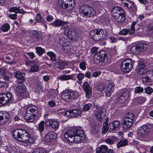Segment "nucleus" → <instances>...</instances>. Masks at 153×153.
<instances>
[{"label":"nucleus","mask_w":153,"mask_h":153,"mask_svg":"<svg viewBox=\"0 0 153 153\" xmlns=\"http://www.w3.org/2000/svg\"><path fill=\"white\" fill-rule=\"evenodd\" d=\"M64 136L68 141L74 142L75 143L82 142L85 137L83 131L76 129L75 128L70 129L66 131Z\"/></svg>","instance_id":"1"},{"label":"nucleus","mask_w":153,"mask_h":153,"mask_svg":"<svg viewBox=\"0 0 153 153\" xmlns=\"http://www.w3.org/2000/svg\"><path fill=\"white\" fill-rule=\"evenodd\" d=\"M13 135L15 139L25 143H31L34 141L33 139L30 137L29 133L24 129H19L15 130Z\"/></svg>","instance_id":"2"},{"label":"nucleus","mask_w":153,"mask_h":153,"mask_svg":"<svg viewBox=\"0 0 153 153\" xmlns=\"http://www.w3.org/2000/svg\"><path fill=\"white\" fill-rule=\"evenodd\" d=\"M38 114V110L36 106H29L26 109L24 118L27 122H33L35 120V118Z\"/></svg>","instance_id":"3"},{"label":"nucleus","mask_w":153,"mask_h":153,"mask_svg":"<svg viewBox=\"0 0 153 153\" xmlns=\"http://www.w3.org/2000/svg\"><path fill=\"white\" fill-rule=\"evenodd\" d=\"M79 10L81 14L83 16L89 18L94 17L96 15L95 10L87 4H85L81 6Z\"/></svg>","instance_id":"4"},{"label":"nucleus","mask_w":153,"mask_h":153,"mask_svg":"<svg viewBox=\"0 0 153 153\" xmlns=\"http://www.w3.org/2000/svg\"><path fill=\"white\" fill-rule=\"evenodd\" d=\"M134 115L132 113H128L123 118L122 127L126 129L130 128L133 124Z\"/></svg>","instance_id":"5"},{"label":"nucleus","mask_w":153,"mask_h":153,"mask_svg":"<svg viewBox=\"0 0 153 153\" xmlns=\"http://www.w3.org/2000/svg\"><path fill=\"white\" fill-rule=\"evenodd\" d=\"M134 62L129 58L124 60L121 62L120 68L121 71L125 73L129 72L133 68Z\"/></svg>","instance_id":"6"},{"label":"nucleus","mask_w":153,"mask_h":153,"mask_svg":"<svg viewBox=\"0 0 153 153\" xmlns=\"http://www.w3.org/2000/svg\"><path fill=\"white\" fill-rule=\"evenodd\" d=\"M107 58L105 52L104 51H101L97 52L94 56V60L96 64L101 63L102 65H104L105 62V59Z\"/></svg>","instance_id":"7"},{"label":"nucleus","mask_w":153,"mask_h":153,"mask_svg":"<svg viewBox=\"0 0 153 153\" xmlns=\"http://www.w3.org/2000/svg\"><path fill=\"white\" fill-rule=\"evenodd\" d=\"M13 98V95L10 93L2 94H0V107L11 102Z\"/></svg>","instance_id":"8"},{"label":"nucleus","mask_w":153,"mask_h":153,"mask_svg":"<svg viewBox=\"0 0 153 153\" xmlns=\"http://www.w3.org/2000/svg\"><path fill=\"white\" fill-rule=\"evenodd\" d=\"M148 45H147L140 43L131 47L130 50L132 53L137 54H139L141 51H146Z\"/></svg>","instance_id":"9"},{"label":"nucleus","mask_w":153,"mask_h":153,"mask_svg":"<svg viewBox=\"0 0 153 153\" xmlns=\"http://www.w3.org/2000/svg\"><path fill=\"white\" fill-rule=\"evenodd\" d=\"M90 35L91 38L96 41L104 38L105 37L104 32L102 30H93L90 32Z\"/></svg>","instance_id":"10"},{"label":"nucleus","mask_w":153,"mask_h":153,"mask_svg":"<svg viewBox=\"0 0 153 153\" xmlns=\"http://www.w3.org/2000/svg\"><path fill=\"white\" fill-rule=\"evenodd\" d=\"M15 90L18 96L22 97H25L27 89L25 85L22 83L18 84Z\"/></svg>","instance_id":"11"},{"label":"nucleus","mask_w":153,"mask_h":153,"mask_svg":"<svg viewBox=\"0 0 153 153\" xmlns=\"http://www.w3.org/2000/svg\"><path fill=\"white\" fill-rule=\"evenodd\" d=\"M136 71L137 74L140 75L146 74L147 76L146 68L145 64L143 62H140L136 68Z\"/></svg>","instance_id":"12"},{"label":"nucleus","mask_w":153,"mask_h":153,"mask_svg":"<svg viewBox=\"0 0 153 153\" xmlns=\"http://www.w3.org/2000/svg\"><path fill=\"white\" fill-rule=\"evenodd\" d=\"M82 88L86 93V97L89 99L91 97L92 95V87L87 82H84L82 85Z\"/></svg>","instance_id":"13"},{"label":"nucleus","mask_w":153,"mask_h":153,"mask_svg":"<svg viewBox=\"0 0 153 153\" xmlns=\"http://www.w3.org/2000/svg\"><path fill=\"white\" fill-rule=\"evenodd\" d=\"M64 33L68 37L69 39L71 40L76 38L77 36L76 31L72 28L65 29Z\"/></svg>","instance_id":"14"},{"label":"nucleus","mask_w":153,"mask_h":153,"mask_svg":"<svg viewBox=\"0 0 153 153\" xmlns=\"http://www.w3.org/2000/svg\"><path fill=\"white\" fill-rule=\"evenodd\" d=\"M129 94L127 90H125L123 91L118 97L117 101L119 103H124L128 98Z\"/></svg>","instance_id":"15"},{"label":"nucleus","mask_w":153,"mask_h":153,"mask_svg":"<svg viewBox=\"0 0 153 153\" xmlns=\"http://www.w3.org/2000/svg\"><path fill=\"white\" fill-rule=\"evenodd\" d=\"M122 5L128 8L130 11H134L136 10L134 2L128 0H124L122 2Z\"/></svg>","instance_id":"16"},{"label":"nucleus","mask_w":153,"mask_h":153,"mask_svg":"<svg viewBox=\"0 0 153 153\" xmlns=\"http://www.w3.org/2000/svg\"><path fill=\"white\" fill-rule=\"evenodd\" d=\"M45 125L47 126L51 127L55 131L59 128V122L53 119L48 120L45 122Z\"/></svg>","instance_id":"17"},{"label":"nucleus","mask_w":153,"mask_h":153,"mask_svg":"<svg viewBox=\"0 0 153 153\" xmlns=\"http://www.w3.org/2000/svg\"><path fill=\"white\" fill-rule=\"evenodd\" d=\"M104 110V109L103 108H98L95 111L94 114V116L96 117V120L100 122H102L103 120L104 117L103 114Z\"/></svg>","instance_id":"18"},{"label":"nucleus","mask_w":153,"mask_h":153,"mask_svg":"<svg viewBox=\"0 0 153 153\" xmlns=\"http://www.w3.org/2000/svg\"><path fill=\"white\" fill-rule=\"evenodd\" d=\"M10 117L9 114L6 112H0V125L4 124L8 121Z\"/></svg>","instance_id":"19"},{"label":"nucleus","mask_w":153,"mask_h":153,"mask_svg":"<svg viewBox=\"0 0 153 153\" xmlns=\"http://www.w3.org/2000/svg\"><path fill=\"white\" fill-rule=\"evenodd\" d=\"M123 12V10L120 7H116L112 9L111 13L112 17L114 19L117 16L119 15L122 12Z\"/></svg>","instance_id":"20"},{"label":"nucleus","mask_w":153,"mask_h":153,"mask_svg":"<svg viewBox=\"0 0 153 153\" xmlns=\"http://www.w3.org/2000/svg\"><path fill=\"white\" fill-rule=\"evenodd\" d=\"M56 137V134L53 132H50L47 134L44 138L46 142H50Z\"/></svg>","instance_id":"21"},{"label":"nucleus","mask_w":153,"mask_h":153,"mask_svg":"<svg viewBox=\"0 0 153 153\" xmlns=\"http://www.w3.org/2000/svg\"><path fill=\"white\" fill-rule=\"evenodd\" d=\"M149 130V128L146 126L143 125L138 130V134L141 137H143L146 134Z\"/></svg>","instance_id":"22"},{"label":"nucleus","mask_w":153,"mask_h":153,"mask_svg":"<svg viewBox=\"0 0 153 153\" xmlns=\"http://www.w3.org/2000/svg\"><path fill=\"white\" fill-rule=\"evenodd\" d=\"M114 85L113 83H109L105 91V95L106 97H109L113 92L114 89Z\"/></svg>","instance_id":"23"},{"label":"nucleus","mask_w":153,"mask_h":153,"mask_svg":"<svg viewBox=\"0 0 153 153\" xmlns=\"http://www.w3.org/2000/svg\"><path fill=\"white\" fill-rule=\"evenodd\" d=\"M143 81L146 82H153V70H150L147 72V76L142 78Z\"/></svg>","instance_id":"24"},{"label":"nucleus","mask_w":153,"mask_h":153,"mask_svg":"<svg viewBox=\"0 0 153 153\" xmlns=\"http://www.w3.org/2000/svg\"><path fill=\"white\" fill-rule=\"evenodd\" d=\"M25 74L17 71L14 73V75L16 78L21 80L20 82L22 83L24 82L25 80Z\"/></svg>","instance_id":"25"},{"label":"nucleus","mask_w":153,"mask_h":153,"mask_svg":"<svg viewBox=\"0 0 153 153\" xmlns=\"http://www.w3.org/2000/svg\"><path fill=\"white\" fill-rule=\"evenodd\" d=\"M108 147L105 145H101L98 148L96 151V153H105L108 151Z\"/></svg>","instance_id":"26"},{"label":"nucleus","mask_w":153,"mask_h":153,"mask_svg":"<svg viewBox=\"0 0 153 153\" xmlns=\"http://www.w3.org/2000/svg\"><path fill=\"white\" fill-rule=\"evenodd\" d=\"M120 124V123L118 121H116L110 123L109 125H108L109 131L114 130L116 128L119 127Z\"/></svg>","instance_id":"27"},{"label":"nucleus","mask_w":153,"mask_h":153,"mask_svg":"<svg viewBox=\"0 0 153 153\" xmlns=\"http://www.w3.org/2000/svg\"><path fill=\"white\" fill-rule=\"evenodd\" d=\"M116 22H123L125 20L126 16L122 12L114 19Z\"/></svg>","instance_id":"28"},{"label":"nucleus","mask_w":153,"mask_h":153,"mask_svg":"<svg viewBox=\"0 0 153 153\" xmlns=\"http://www.w3.org/2000/svg\"><path fill=\"white\" fill-rule=\"evenodd\" d=\"M64 23L63 21L59 19H56L51 24V25L55 27H59Z\"/></svg>","instance_id":"29"},{"label":"nucleus","mask_w":153,"mask_h":153,"mask_svg":"<svg viewBox=\"0 0 153 153\" xmlns=\"http://www.w3.org/2000/svg\"><path fill=\"white\" fill-rule=\"evenodd\" d=\"M128 140L126 139H122L120 140L117 144V147L119 148L128 145Z\"/></svg>","instance_id":"30"},{"label":"nucleus","mask_w":153,"mask_h":153,"mask_svg":"<svg viewBox=\"0 0 153 153\" xmlns=\"http://www.w3.org/2000/svg\"><path fill=\"white\" fill-rule=\"evenodd\" d=\"M81 116V111L78 109L72 110L71 117H74Z\"/></svg>","instance_id":"31"},{"label":"nucleus","mask_w":153,"mask_h":153,"mask_svg":"<svg viewBox=\"0 0 153 153\" xmlns=\"http://www.w3.org/2000/svg\"><path fill=\"white\" fill-rule=\"evenodd\" d=\"M66 4V8L68 10H71L74 7L75 3L74 0H68Z\"/></svg>","instance_id":"32"},{"label":"nucleus","mask_w":153,"mask_h":153,"mask_svg":"<svg viewBox=\"0 0 153 153\" xmlns=\"http://www.w3.org/2000/svg\"><path fill=\"white\" fill-rule=\"evenodd\" d=\"M117 140V137L115 136H113L110 138H107L105 140V142L107 143L112 145L114 143V141Z\"/></svg>","instance_id":"33"},{"label":"nucleus","mask_w":153,"mask_h":153,"mask_svg":"<svg viewBox=\"0 0 153 153\" xmlns=\"http://www.w3.org/2000/svg\"><path fill=\"white\" fill-rule=\"evenodd\" d=\"M36 52L40 56L42 55L45 52V51L44 49L42 48L41 47H36L35 48Z\"/></svg>","instance_id":"34"},{"label":"nucleus","mask_w":153,"mask_h":153,"mask_svg":"<svg viewBox=\"0 0 153 153\" xmlns=\"http://www.w3.org/2000/svg\"><path fill=\"white\" fill-rule=\"evenodd\" d=\"M68 0H59V4L60 7L63 9H66V4Z\"/></svg>","instance_id":"35"},{"label":"nucleus","mask_w":153,"mask_h":153,"mask_svg":"<svg viewBox=\"0 0 153 153\" xmlns=\"http://www.w3.org/2000/svg\"><path fill=\"white\" fill-rule=\"evenodd\" d=\"M47 54L49 56L52 62H54L56 60V55L52 51H49L47 53Z\"/></svg>","instance_id":"36"},{"label":"nucleus","mask_w":153,"mask_h":153,"mask_svg":"<svg viewBox=\"0 0 153 153\" xmlns=\"http://www.w3.org/2000/svg\"><path fill=\"white\" fill-rule=\"evenodd\" d=\"M10 26L9 24L6 23L3 25L1 27V30L3 32L8 31L9 30Z\"/></svg>","instance_id":"37"},{"label":"nucleus","mask_w":153,"mask_h":153,"mask_svg":"<svg viewBox=\"0 0 153 153\" xmlns=\"http://www.w3.org/2000/svg\"><path fill=\"white\" fill-rule=\"evenodd\" d=\"M72 99L75 100L79 96V94L76 91L71 90Z\"/></svg>","instance_id":"38"},{"label":"nucleus","mask_w":153,"mask_h":153,"mask_svg":"<svg viewBox=\"0 0 153 153\" xmlns=\"http://www.w3.org/2000/svg\"><path fill=\"white\" fill-rule=\"evenodd\" d=\"M74 74L71 75H65L61 76L60 79L61 80H67L70 79H72Z\"/></svg>","instance_id":"39"},{"label":"nucleus","mask_w":153,"mask_h":153,"mask_svg":"<svg viewBox=\"0 0 153 153\" xmlns=\"http://www.w3.org/2000/svg\"><path fill=\"white\" fill-rule=\"evenodd\" d=\"M44 124V121H43L40 122L39 124L38 130L40 133L43 132L45 128Z\"/></svg>","instance_id":"40"},{"label":"nucleus","mask_w":153,"mask_h":153,"mask_svg":"<svg viewBox=\"0 0 153 153\" xmlns=\"http://www.w3.org/2000/svg\"><path fill=\"white\" fill-rule=\"evenodd\" d=\"M67 91L63 92L61 95L62 99L67 102H69Z\"/></svg>","instance_id":"41"},{"label":"nucleus","mask_w":153,"mask_h":153,"mask_svg":"<svg viewBox=\"0 0 153 153\" xmlns=\"http://www.w3.org/2000/svg\"><path fill=\"white\" fill-rule=\"evenodd\" d=\"M32 153H48L44 149L37 148L35 149Z\"/></svg>","instance_id":"42"},{"label":"nucleus","mask_w":153,"mask_h":153,"mask_svg":"<svg viewBox=\"0 0 153 153\" xmlns=\"http://www.w3.org/2000/svg\"><path fill=\"white\" fill-rule=\"evenodd\" d=\"M67 65V63L65 62L60 61L59 63L58 68L60 69H62Z\"/></svg>","instance_id":"43"},{"label":"nucleus","mask_w":153,"mask_h":153,"mask_svg":"<svg viewBox=\"0 0 153 153\" xmlns=\"http://www.w3.org/2000/svg\"><path fill=\"white\" fill-rule=\"evenodd\" d=\"M131 32L130 30L124 29L120 31L119 33L120 35H126L128 33H129Z\"/></svg>","instance_id":"44"},{"label":"nucleus","mask_w":153,"mask_h":153,"mask_svg":"<svg viewBox=\"0 0 153 153\" xmlns=\"http://www.w3.org/2000/svg\"><path fill=\"white\" fill-rule=\"evenodd\" d=\"M80 68L83 70H85L86 68V63L85 60H82L79 63Z\"/></svg>","instance_id":"45"},{"label":"nucleus","mask_w":153,"mask_h":153,"mask_svg":"<svg viewBox=\"0 0 153 153\" xmlns=\"http://www.w3.org/2000/svg\"><path fill=\"white\" fill-rule=\"evenodd\" d=\"M146 97H140L137 99V102L140 104H141L144 103L146 100Z\"/></svg>","instance_id":"46"},{"label":"nucleus","mask_w":153,"mask_h":153,"mask_svg":"<svg viewBox=\"0 0 153 153\" xmlns=\"http://www.w3.org/2000/svg\"><path fill=\"white\" fill-rule=\"evenodd\" d=\"M91 106V105L90 103H88L85 105L83 106L82 110L84 111H87L89 110Z\"/></svg>","instance_id":"47"},{"label":"nucleus","mask_w":153,"mask_h":153,"mask_svg":"<svg viewBox=\"0 0 153 153\" xmlns=\"http://www.w3.org/2000/svg\"><path fill=\"white\" fill-rule=\"evenodd\" d=\"M50 94L53 97H55L58 93V91L57 89H51L50 91Z\"/></svg>","instance_id":"48"},{"label":"nucleus","mask_w":153,"mask_h":153,"mask_svg":"<svg viewBox=\"0 0 153 153\" xmlns=\"http://www.w3.org/2000/svg\"><path fill=\"white\" fill-rule=\"evenodd\" d=\"M100 128V127L99 125H98L97 126L93 127L91 130V133L94 134L97 133L98 131Z\"/></svg>","instance_id":"49"},{"label":"nucleus","mask_w":153,"mask_h":153,"mask_svg":"<svg viewBox=\"0 0 153 153\" xmlns=\"http://www.w3.org/2000/svg\"><path fill=\"white\" fill-rule=\"evenodd\" d=\"M108 129H109L108 125L106 123H104L103 124V128L102 131V133L104 134H106Z\"/></svg>","instance_id":"50"},{"label":"nucleus","mask_w":153,"mask_h":153,"mask_svg":"<svg viewBox=\"0 0 153 153\" xmlns=\"http://www.w3.org/2000/svg\"><path fill=\"white\" fill-rule=\"evenodd\" d=\"M39 70V68L38 65H34L30 68V71L32 72H36Z\"/></svg>","instance_id":"51"},{"label":"nucleus","mask_w":153,"mask_h":153,"mask_svg":"<svg viewBox=\"0 0 153 153\" xmlns=\"http://www.w3.org/2000/svg\"><path fill=\"white\" fill-rule=\"evenodd\" d=\"M134 92L136 93H138L143 92V88L140 87L138 86L135 88Z\"/></svg>","instance_id":"52"},{"label":"nucleus","mask_w":153,"mask_h":153,"mask_svg":"<svg viewBox=\"0 0 153 153\" xmlns=\"http://www.w3.org/2000/svg\"><path fill=\"white\" fill-rule=\"evenodd\" d=\"M106 88V85L105 84L103 83H101L98 86V89L99 91H102L105 90Z\"/></svg>","instance_id":"53"},{"label":"nucleus","mask_w":153,"mask_h":153,"mask_svg":"<svg viewBox=\"0 0 153 153\" xmlns=\"http://www.w3.org/2000/svg\"><path fill=\"white\" fill-rule=\"evenodd\" d=\"M77 78L79 81H81L84 78V74L82 73L78 74L77 76Z\"/></svg>","instance_id":"54"},{"label":"nucleus","mask_w":153,"mask_h":153,"mask_svg":"<svg viewBox=\"0 0 153 153\" xmlns=\"http://www.w3.org/2000/svg\"><path fill=\"white\" fill-rule=\"evenodd\" d=\"M153 92V89L150 87H147L145 88V92L150 94Z\"/></svg>","instance_id":"55"},{"label":"nucleus","mask_w":153,"mask_h":153,"mask_svg":"<svg viewBox=\"0 0 153 153\" xmlns=\"http://www.w3.org/2000/svg\"><path fill=\"white\" fill-rule=\"evenodd\" d=\"M136 22H132L131 28L129 29L130 30L131 32L130 34H133L134 32V26L136 24Z\"/></svg>","instance_id":"56"},{"label":"nucleus","mask_w":153,"mask_h":153,"mask_svg":"<svg viewBox=\"0 0 153 153\" xmlns=\"http://www.w3.org/2000/svg\"><path fill=\"white\" fill-rule=\"evenodd\" d=\"M62 48L66 52H68L71 51V48L68 45H63L62 46Z\"/></svg>","instance_id":"57"},{"label":"nucleus","mask_w":153,"mask_h":153,"mask_svg":"<svg viewBox=\"0 0 153 153\" xmlns=\"http://www.w3.org/2000/svg\"><path fill=\"white\" fill-rule=\"evenodd\" d=\"M9 11L10 12H14L17 13L18 12V8L16 7H11L9 9Z\"/></svg>","instance_id":"58"},{"label":"nucleus","mask_w":153,"mask_h":153,"mask_svg":"<svg viewBox=\"0 0 153 153\" xmlns=\"http://www.w3.org/2000/svg\"><path fill=\"white\" fill-rule=\"evenodd\" d=\"M42 19V17L39 13H38L36 16V20L38 22H41Z\"/></svg>","instance_id":"59"},{"label":"nucleus","mask_w":153,"mask_h":153,"mask_svg":"<svg viewBox=\"0 0 153 153\" xmlns=\"http://www.w3.org/2000/svg\"><path fill=\"white\" fill-rule=\"evenodd\" d=\"M101 74V72L100 71H95L92 74V76L96 77L99 76Z\"/></svg>","instance_id":"60"},{"label":"nucleus","mask_w":153,"mask_h":153,"mask_svg":"<svg viewBox=\"0 0 153 153\" xmlns=\"http://www.w3.org/2000/svg\"><path fill=\"white\" fill-rule=\"evenodd\" d=\"M68 23L66 22H64V23H63L62 25H61V30H64L65 29H68V26L67 25Z\"/></svg>","instance_id":"61"},{"label":"nucleus","mask_w":153,"mask_h":153,"mask_svg":"<svg viewBox=\"0 0 153 153\" xmlns=\"http://www.w3.org/2000/svg\"><path fill=\"white\" fill-rule=\"evenodd\" d=\"M72 114V110L66 111L64 113V115H66L67 117L70 116L71 117V114Z\"/></svg>","instance_id":"62"},{"label":"nucleus","mask_w":153,"mask_h":153,"mask_svg":"<svg viewBox=\"0 0 153 153\" xmlns=\"http://www.w3.org/2000/svg\"><path fill=\"white\" fill-rule=\"evenodd\" d=\"M46 20L48 22L52 21L54 19L53 16L51 15H48L46 17Z\"/></svg>","instance_id":"63"},{"label":"nucleus","mask_w":153,"mask_h":153,"mask_svg":"<svg viewBox=\"0 0 153 153\" xmlns=\"http://www.w3.org/2000/svg\"><path fill=\"white\" fill-rule=\"evenodd\" d=\"M98 48L96 47H94L92 48L91 50V53L92 54L96 52L97 51Z\"/></svg>","instance_id":"64"}]
</instances>
